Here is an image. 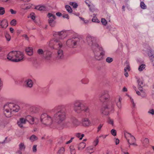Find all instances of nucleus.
Here are the masks:
<instances>
[{
    "label": "nucleus",
    "instance_id": "nucleus-1",
    "mask_svg": "<svg viewBox=\"0 0 154 154\" xmlns=\"http://www.w3.org/2000/svg\"><path fill=\"white\" fill-rule=\"evenodd\" d=\"M69 32L63 30L59 32H55L53 33L54 38L52 39L49 43L50 47L54 49L57 50V57L62 59L64 57L63 48V41L62 39L69 35Z\"/></svg>",
    "mask_w": 154,
    "mask_h": 154
},
{
    "label": "nucleus",
    "instance_id": "nucleus-2",
    "mask_svg": "<svg viewBox=\"0 0 154 154\" xmlns=\"http://www.w3.org/2000/svg\"><path fill=\"white\" fill-rule=\"evenodd\" d=\"M96 38L91 35L86 37V41L88 45L93 50L95 59L97 60H100L105 55V51L102 47L97 44Z\"/></svg>",
    "mask_w": 154,
    "mask_h": 154
},
{
    "label": "nucleus",
    "instance_id": "nucleus-3",
    "mask_svg": "<svg viewBox=\"0 0 154 154\" xmlns=\"http://www.w3.org/2000/svg\"><path fill=\"white\" fill-rule=\"evenodd\" d=\"M51 111L55 112L52 115L53 121L56 123L61 124L66 119L67 111L65 105H60L56 106Z\"/></svg>",
    "mask_w": 154,
    "mask_h": 154
},
{
    "label": "nucleus",
    "instance_id": "nucleus-4",
    "mask_svg": "<svg viewBox=\"0 0 154 154\" xmlns=\"http://www.w3.org/2000/svg\"><path fill=\"white\" fill-rule=\"evenodd\" d=\"M20 109L17 105L12 103H7L3 107V113L6 117H10L14 113L18 112Z\"/></svg>",
    "mask_w": 154,
    "mask_h": 154
},
{
    "label": "nucleus",
    "instance_id": "nucleus-5",
    "mask_svg": "<svg viewBox=\"0 0 154 154\" xmlns=\"http://www.w3.org/2000/svg\"><path fill=\"white\" fill-rule=\"evenodd\" d=\"M73 108L75 112L77 113H80L82 112L89 114L90 110L88 106H85L82 100H77L73 103Z\"/></svg>",
    "mask_w": 154,
    "mask_h": 154
},
{
    "label": "nucleus",
    "instance_id": "nucleus-6",
    "mask_svg": "<svg viewBox=\"0 0 154 154\" xmlns=\"http://www.w3.org/2000/svg\"><path fill=\"white\" fill-rule=\"evenodd\" d=\"M22 53L19 51H12L7 55L8 59L14 62L21 61L23 58Z\"/></svg>",
    "mask_w": 154,
    "mask_h": 154
},
{
    "label": "nucleus",
    "instance_id": "nucleus-7",
    "mask_svg": "<svg viewBox=\"0 0 154 154\" xmlns=\"http://www.w3.org/2000/svg\"><path fill=\"white\" fill-rule=\"evenodd\" d=\"M40 121L43 125L50 126L54 121L52 115L50 116L46 113H43L41 116Z\"/></svg>",
    "mask_w": 154,
    "mask_h": 154
},
{
    "label": "nucleus",
    "instance_id": "nucleus-8",
    "mask_svg": "<svg viewBox=\"0 0 154 154\" xmlns=\"http://www.w3.org/2000/svg\"><path fill=\"white\" fill-rule=\"evenodd\" d=\"M114 106L113 101L109 102L106 105L103 106L101 110L102 113L104 115H108L109 112L114 109Z\"/></svg>",
    "mask_w": 154,
    "mask_h": 154
},
{
    "label": "nucleus",
    "instance_id": "nucleus-9",
    "mask_svg": "<svg viewBox=\"0 0 154 154\" xmlns=\"http://www.w3.org/2000/svg\"><path fill=\"white\" fill-rule=\"evenodd\" d=\"M79 38L77 37H72L67 40L66 44L70 48H75L79 44Z\"/></svg>",
    "mask_w": 154,
    "mask_h": 154
},
{
    "label": "nucleus",
    "instance_id": "nucleus-10",
    "mask_svg": "<svg viewBox=\"0 0 154 154\" xmlns=\"http://www.w3.org/2000/svg\"><path fill=\"white\" fill-rule=\"evenodd\" d=\"M110 97L107 91H102L99 95V98L102 103L107 102L109 99Z\"/></svg>",
    "mask_w": 154,
    "mask_h": 154
},
{
    "label": "nucleus",
    "instance_id": "nucleus-11",
    "mask_svg": "<svg viewBox=\"0 0 154 154\" xmlns=\"http://www.w3.org/2000/svg\"><path fill=\"white\" fill-rule=\"evenodd\" d=\"M95 119H92L91 122L88 118H83L82 120V124L84 127L88 126L92 124L94 125L95 124V123L94 122V121Z\"/></svg>",
    "mask_w": 154,
    "mask_h": 154
},
{
    "label": "nucleus",
    "instance_id": "nucleus-12",
    "mask_svg": "<svg viewBox=\"0 0 154 154\" xmlns=\"http://www.w3.org/2000/svg\"><path fill=\"white\" fill-rule=\"evenodd\" d=\"M48 16L49 18L48 20V22L50 25L51 27L54 26L55 24V22L54 21L56 18L55 15H53L51 13H49Z\"/></svg>",
    "mask_w": 154,
    "mask_h": 154
},
{
    "label": "nucleus",
    "instance_id": "nucleus-13",
    "mask_svg": "<svg viewBox=\"0 0 154 154\" xmlns=\"http://www.w3.org/2000/svg\"><path fill=\"white\" fill-rule=\"evenodd\" d=\"M122 98L120 97L119 99L116 98L115 100H111V101H113L114 103V102L116 103V105L117 106L119 110H120L122 108V104H121V100Z\"/></svg>",
    "mask_w": 154,
    "mask_h": 154
},
{
    "label": "nucleus",
    "instance_id": "nucleus-14",
    "mask_svg": "<svg viewBox=\"0 0 154 154\" xmlns=\"http://www.w3.org/2000/svg\"><path fill=\"white\" fill-rule=\"evenodd\" d=\"M45 54L44 56L45 59L47 60H50L52 57V53L49 51H46L45 52Z\"/></svg>",
    "mask_w": 154,
    "mask_h": 154
},
{
    "label": "nucleus",
    "instance_id": "nucleus-15",
    "mask_svg": "<svg viewBox=\"0 0 154 154\" xmlns=\"http://www.w3.org/2000/svg\"><path fill=\"white\" fill-rule=\"evenodd\" d=\"M137 83H138V88L142 92H143V90H142V88L143 87V82L142 80L140 79H139L137 80Z\"/></svg>",
    "mask_w": 154,
    "mask_h": 154
},
{
    "label": "nucleus",
    "instance_id": "nucleus-16",
    "mask_svg": "<svg viewBox=\"0 0 154 154\" xmlns=\"http://www.w3.org/2000/svg\"><path fill=\"white\" fill-rule=\"evenodd\" d=\"M8 26L7 21L6 20L1 21V26L2 28L5 29Z\"/></svg>",
    "mask_w": 154,
    "mask_h": 154
},
{
    "label": "nucleus",
    "instance_id": "nucleus-17",
    "mask_svg": "<svg viewBox=\"0 0 154 154\" xmlns=\"http://www.w3.org/2000/svg\"><path fill=\"white\" fill-rule=\"evenodd\" d=\"M26 53L29 55H32L33 54L32 48V47H29L26 49Z\"/></svg>",
    "mask_w": 154,
    "mask_h": 154
},
{
    "label": "nucleus",
    "instance_id": "nucleus-18",
    "mask_svg": "<svg viewBox=\"0 0 154 154\" xmlns=\"http://www.w3.org/2000/svg\"><path fill=\"white\" fill-rule=\"evenodd\" d=\"M25 83L27 87L31 88L32 86L33 83L31 79H27L25 81Z\"/></svg>",
    "mask_w": 154,
    "mask_h": 154
},
{
    "label": "nucleus",
    "instance_id": "nucleus-19",
    "mask_svg": "<svg viewBox=\"0 0 154 154\" xmlns=\"http://www.w3.org/2000/svg\"><path fill=\"white\" fill-rule=\"evenodd\" d=\"M85 143L84 142L81 143L79 145L78 149L79 150H82L85 147Z\"/></svg>",
    "mask_w": 154,
    "mask_h": 154
},
{
    "label": "nucleus",
    "instance_id": "nucleus-20",
    "mask_svg": "<svg viewBox=\"0 0 154 154\" xmlns=\"http://www.w3.org/2000/svg\"><path fill=\"white\" fill-rule=\"evenodd\" d=\"M89 82V80L88 78H85L82 79L81 81V82L84 84H88Z\"/></svg>",
    "mask_w": 154,
    "mask_h": 154
},
{
    "label": "nucleus",
    "instance_id": "nucleus-21",
    "mask_svg": "<svg viewBox=\"0 0 154 154\" xmlns=\"http://www.w3.org/2000/svg\"><path fill=\"white\" fill-rule=\"evenodd\" d=\"M35 9L40 11H44L46 10V8L44 6H37L35 7Z\"/></svg>",
    "mask_w": 154,
    "mask_h": 154
},
{
    "label": "nucleus",
    "instance_id": "nucleus-22",
    "mask_svg": "<svg viewBox=\"0 0 154 154\" xmlns=\"http://www.w3.org/2000/svg\"><path fill=\"white\" fill-rule=\"evenodd\" d=\"M70 121L74 125H75L77 122V119L74 117L72 116L70 118Z\"/></svg>",
    "mask_w": 154,
    "mask_h": 154
},
{
    "label": "nucleus",
    "instance_id": "nucleus-23",
    "mask_svg": "<svg viewBox=\"0 0 154 154\" xmlns=\"http://www.w3.org/2000/svg\"><path fill=\"white\" fill-rule=\"evenodd\" d=\"M19 148L20 150H24L25 149V146L24 143H21L19 145Z\"/></svg>",
    "mask_w": 154,
    "mask_h": 154
},
{
    "label": "nucleus",
    "instance_id": "nucleus-24",
    "mask_svg": "<svg viewBox=\"0 0 154 154\" xmlns=\"http://www.w3.org/2000/svg\"><path fill=\"white\" fill-rule=\"evenodd\" d=\"M148 56L151 60H153L154 58V52L152 51H151L148 53Z\"/></svg>",
    "mask_w": 154,
    "mask_h": 154
},
{
    "label": "nucleus",
    "instance_id": "nucleus-25",
    "mask_svg": "<svg viewBox=\"0 0 154 154\" xmlns=\"http://www.w3.org/2000/svg\"><path fill=\"white\" fill-rule=\"evenodd\" d=\"M142 142L144 146L146 145L149 143V140L147 138H145L142 141Z\"/></svg>",
    "mask_w": 154,
    "mask_h": 154
},
{
    "label": "nucleus",
    "instance_id": "nucleus-26",
    "mask_svg": "<svg viewBox=\"0 0 154 154\" xmlns=\"http://www.w3.org/2000/svg\"><path fill=\"white\" fill-rule=\"evenodd\" d=\"M126 134H127L129 135V136L130 137L131 139L132 140V142H134L136 140L135 138V137L132 135L131 134H129L128 133H127L126 134H125V136H126Z\"/></svg>",
    "mask_w": 154,
    "mask_h": 154
},
{
    "label": "nucleus",
    "instance_id": "nucleus-27",
    "mask_svg": "<svg viewBox=\"0 0 154 154\" xmlns=\"http://www.w3.org/2000/svg\"><path fill=\"white\" fill-rule=\"evenodd\" d=\"M145 65L144 64H142L140 65L139 68L138 70L140 71H141L145 68Z\"/></svg>",
    "mask_w": 154,
    "mask_h": 154
},
{
    "label": "nucleus",
    "instance_id": "nucleus-28",
    "mask_svg": "<svg viewBox=\"0 0 154 154\" xmlns=\"http://www.w3.org/2000/svg\"><path fill=\"white\" fill-rule=\"evenodd\" d=\"M130 100L132 108L133 109H134L135 108L136 106L135 104L134 103V100L131 97H130Z\"/></svg>",
    "mask_w": 154,
    "mask_h": 154
},
{
    "label": "nucleus",
    "instance_id": "nucleus-29",
    "mask_svg": "<svg viewBox=\"0 0 154 154\" xmlns=\"http://www.w3.org/2000/svg\"><path fill=\"white\" fill-rule=\"evenodd\" d=\"M140 7L142 9H146L147 6L143 2H141L140 3Z\"/></svg>",
    "mask_w": 154,
    "mask_h": 154
},
{
    "label": "nucleus",
    "instance_id": "nucleus-30",
    "mask_svg": "<svg viewBox=\"0 0 154 154\" xmlns=\"http://www.w3.org/2000/svg\"><path fill=\"white\" fill-rule=\"evenodd\" d=\"M65 8L67 11L69 13H71L72 11V10L71 7L69 5H66L65 6Z\"/></svg>",
    "mask_w": 154,
    "mask_h": 154
},
{
    "label": "nucleus",
    "instance_id": "nucleus-31",
    "mask_svg": "<svg viewBox=\"0 0 154 154\" xmlns=\"http://www.w3.org/2000/svg\"><path fill=\"white\" fill-rule=\"evenodd\" d=\"M76 136L77 137L79 138L80 140H82L84 135L83 134H81L80 133H77L76 134Z\"/></svg>",
    "mask_w": 154,
    "mask_h": 154
},
{
    "label": "nucleus",
    "instance_id": "nucleus-32",
    "mask_svg": "<svg viewBox=\"0 0 154 154\" xmlns=\"http://www.w3.org/2000/svg\"><path fill=\"white\" fill-rule=\"evenodd\" d=\"M106 61L108 63H110L113 61V59L112 58L108 57L106 59Z\"/></svg>",
    "mask_w": 154,
    "mask_h": 154
},
{
    "label": "nucleus",
    "instance_id": "nucleus-33",
    "mask_svg": "<svg viewBox=\"0 0 154 154\" xmlns=\"http://www.w3.org/2000/svg\"><path fill=\"white\" fill-rule=\"evenodd\" d=\"M65 151V149L63 147H61L57 152L58 154H63Z\"/></svg>",
    "mask_w": 154,
    "mask_h": 154
},
{
    "label": "nucleus",
    "instance_id": "nucleus-34",
    "mask_svg": "<svg viewBox=\"0 0 154 154\" xmlns=\"http://www.w3.org/2000/svg\"><path fill=\"white\" fill-rule=\"evenodd\" d=\"M30 139L32 141H34L37 139V137L34 135H32L30 137Z\"/></svg>",
    "mask_w": 154,
    "mask_h": 154
},
{
    "label": "nucleus",
    "instance_id": "nucleus-35",
    "mask_svg": "<svg viewBox=\"0 0 154 154\" xmlns=\"http://www.w3.org/2000/svg\"><path fill=\"white\" fill-rule=\"evenodd\" d=\"M70 151L71 154H75V150L73 146H71L70 147Z\"/></svg>",
    "mask_w": 154,
    "mask_h": 154
},
{
    "label": "nucleus",
    "instance_id": "nucleus-36",
    "mask_svg": "<svg viewBox=\"0 0 154 154\" xmlns=\"http://www.w3.org/2000/svg\"><path fill=\"white\" fill-rule=\"evenodd\" d=\"M5 13V10L4 8L0 7V15H2Z\"/></svg>",
    "mask_w": 154,
    "mask_h": 154
},
{
    "label": "nucleus",
    "instance_id": "nucleus-37",
    "mask_svg": "<svg viewBox=\"0 0 154 154\" xmlns=\"http://www.w3.org/2000/svg\"><path fill=\"white\" fill-rule=\"evenodd\" d=\"M37 53L40 55H43L44 52L41 49H38L37 51Z\"/></svg>",
    "mask_w": 154,
    "mask_h": 154
},
{
    "label": "nucleus",
    "instance_id": "nucleus-38",
    "mask_svg": "<svg viewBox=\"0 0 154 154\" xmlns=\"http://www.w3.org/2000/svg\"><path fill=\"white\" fill-rule=\"evenodd\" d=\"M19 121L23 125L26 123V120L23 118H21L20 119Z\"/></svg>",
    "mask_w": 154,
    "mask_h": 154
},
{
    "label": "nucleus",
    "instance_id": "nucleus-39",
    "mask_svg": "<svg viewBox=\"0 0 154 154\" xmlns=\"http://www.w3.org/2000/svg\"><path fill=\"white\" fill-rule=\"evenodd\" d=\"M5 37L6 39L8 41H9L10 40V35L8 33H7L5 34Z\"/></svg>",
    "mask_w": 154,
    "mask_h": 154
},
{
    "label": "nucleus",
    "instance_id": "nucleus-40",
    "mask_svg": "<svg viewBox=\"0 0 154 154\" xmlns=\"http://www.w3.org/2000/svg\"><path fill=\"white\" fill-rule=\"evenodd\" d=\"M99 142V139L98 137H97L96 139L94 140L93 142V145L95 146L98 144Z\"/></svg>",
    "mask_w": 154,
    "mask_h": 154
},
{
    "label": "nucleus",
    "instance_id": "nucleus-41",
    "mask_svg": "<svg viewBox=\"0 0 154 154\" xmlns=\"http://www.w3.org/2000/svg\"><path fill=\"white\" fill-rule=\"evenodd\" d=\"M69 4L70 5H72L74 8H76L78 7V5L75 3L70 2Z\"/></svg>",
    "mask_w": 154,
    "mask_h": 154
},
{
    "label": "nucleus",
    "instance_id": "nucleus-42",
    "mask_svg": "<svg viewBox=\"0 0 154 154\" xmlns=\"http://www.w3.org/2000/svg\"><path fill=\"white\" fill-rule=\"evenodd\" d=\"M111 134L113 136H115L116 135V132L115 130L112 129L111 131Z\"/></svg>",
    "mask_w": 154,
    "mask_h": 154
},
{
    "label": "nucleus",
    "instance_id": "nucleus-43",
    "mask_svg": "<svg viewBox=\"0 0 154 154\" xmlns=\"http://www.w3.org/2000/svg\"><path fill=\"white\" fill-rule=\"evenodd\" d=\"M101 22L105 26L106 25L107 23V22L106 20L104 18H102L101 19Z\"/></svg>",
    "mask_w": 154,
    "mask_h": 154
},
{
    "label": "nucleus",
    "instance_id": "nucleus-44",
    "mask_svg": "<svg viewBox=\"0 0 154 154\" xmlns=\"http://www.w3.org/2000/svg\"><path fill=\"white\" fill-rule=\"evenodd\" d=\"M103 124H100L97 127V132H98L101 129V128L103 125Z\"/></svg>",
    "mask_w": 154,
    "mask_h": 154
},
{
    "label": "nucleus",
    "instance_id": "nucleus-45",
    "mask_svg": "<svg viewBox=\"0 0 154 154\" xmlns=\"http://www.w3.org/2000/svg\"><path fill=\"white\" fill-rule=\"evenodd\" d=\"M30 119L31 120V121L29 122V123L31 124H34V119L31 116H30Z\"/></svg>",
    "mask_w": 154,
    "mask_h": 154
},
{
    "label": "nucleus",
    "instance_id": "nucleus-46",
    "mask_svg": "<svg viewBox=\"0 0 154 154\" xmlns=\"http://www.w3.org/2000/svg\"><path fill=\"white\" fill-rule=\"evenodd\" d=\"M127 70H128V71H129L130 70L129 65L128 63H127L126 67H125L124 68V70L127 71Z\"/></svg>",
    "mask_w": 154,
    "mask_h": 154
},
{
    "label": "nucleus",
    "instance_id": "nucleus-47",
    "mask_svg": "<svg viewBox=\"0 0 154 154\" xmlns=\"http://www.w3.org/2000/svg\"><path fill=\"white\" fill-rule=\"evenodd\" d=\"M108 122L109 124L112 125V126L114 125L113 120L112 119L109 118L108 120Z\"/></svg>",
    "mask_w": 154,
    "mask_h": 154
},
{
    "label": "nucleus",
    "instance_id": "nucleus-48",
    "mask_svg": "<svg viewBox=\"0 0 154 154\" xmlns=\"http://www.w3.org/2000/svg\"><path fill=\"white\" fill-rule=\"evenodd\" d=\"M62 16L63 18H66L67 19H69V17L67 14H63Z\"/></svg>",
    "mask_w": 154,
    "mask_h": 154
},
{
    "label": "nucleus",
    "instance_id": "nucleus-49",
    "mask_svg": "<svg viewBox=\"0 0 154 154\" xmlns=\"http://www.w3.org/2000/svg\"><path fill=\"white\" fill-rule=\"evenodd\" d=\"M16 23V21L14 19L12 20L11 22V24L13 26H15Z\"/></svg>",
    "mask_w": 154,
    "mask_h": 154
},
{
    "label": "nucleus",
    "instance_id": "nucleus-50",
    "mask_svg": "<svg viewBox=\"0 0 154 154\" xmlns=\"http://www.w3.org/2000/svg\"><path fill=\"white\" fill-rule=\"evenodd\" d=\"M92 21L93 22H98L99 21L97 18L95 17H94L92 19Z\"/></svg>",
    "mask_w": 154,
    "mask_h": 154
},
{
    "label": "nucleus",
    "instance_id": "nucleus-51",
    "mask_svg": "<svg viewBox=\"0 0 154 154\" xmlns=\"http://www.w3.org/2000/svg\"><path fill=\"white\" fill-rule=\"evenodd\" d=\"M30 17L31 19L33 20H35V14L34 13H32L30 14Z\"/></svg>",
    "mask_w": 154,
    "mask_h": 154
},
{
    "label": "nucleus",
    "instance_id": "nucleus-52",
    "mask_svg": "<svg viewBox=\"0 0 154 154\" xmlns=\"http://www.w3.org/2000/svg\"><path fill=\"white\" fill-rule=\"evenodd\" d=\"M141 92V97L143 98H144L146 97V94L143 91V92H142L141 91H140Z\"/></svg>",
    "mask_w": 154,
    "mask_h": 154
},
{
    "label": "nucleus",
    "instance_id": "nucleus-53",
    "mask_svg": "<svg viewBox=\"0 0 154 154\" xmlns=\"http://www.w3.org/2000/svg\"><path fill=\"white\" fill-rule=\"evenodd\" d=\"M37 145H34L32 147V150L33 152H35L37 151Z\"/></svg>",
    "mask_w": 154,
    "mask_h": 154
},
{
    "label": "nucleus",
    "instance_id": "nucleus-54",
    "mask_svg": "<svg viewBox=\"0 0 154 154\" xmlns=\"http://www.w3.org/2000/svg\"><path fill=\"white\" fill-rule=\"evenodd\" d=\"M17 124L18 125L20 128H22L23 127V124L20 122V121H18L17 122Z\"/></svg>",
    "mask_w": 154,
    "mask_h": 154
},
{
    "label": "nucleus",
    "instance_id": "nucleus-55",
    "mask_svg": "<svg viewBox=\"0 0 154 154\" xmlns=\"http://www.w3.org/2000/svg\"><path fill=\"white\" fill-rule=\"evenodd\" d=\"M10 11L12 14H15L16 13V11H14L13 9H11L10 10Z\"/></svg>",
    "mask_w": 154,
    "mask_h": 154
},
{
    "label": "nucleus",
    "instance_id": "nucleus-56",
    "mask_svg": "<svg viewBox=\"0 0 154 154\" xmlns=\"http://www.w3.org/2000/svg\"><path fill=\"white\" fill-rule=\"evenodd\" d=\"M148 113L152 114V115H154V111L153 109H152L151 110H150L148 111Z\"/></svg>",
    "mask_w": 154,
    "mask_h": 154
},
{
    "label": "nucleus",
    "instance_id": "nucleus-57",
    "mask_svg": "<svg viewBox=\"0 0 154 154\" xmlns=\"http://www.w3.org/2000/svg\"><path fill=\"white\" fill-rule=\"evenodd\" d=\"M85 3L88 5V7L90 6V5L89 4V2L88 0H86L85 1Z\"/></svg>",
    "mask_w": 154,
    "mask_h": 154
},
{
    "label": "nucleus",
    "instance_id": "nucleus-58",
    "mask_svg": "<svg viewBox=\"0 0 154 154\" xmlns=\"http://www.w3.org/2000/svg\"><path fill=\"white\" fill-rule=\"evenodd\" d=\"M74 139V138L73 137H72L71 138V139H70V140H69V141L67 142L66 143V144H69L70 143H71L72 141V140Z\"/></svg>",
    "mask_w": 154,
    "mask_h": 154
},
{
    "label": "nucleus",
    "instance_id": "nucleus-59",
    "mask_svg": "<svg viewBox=\"0 0 154 154\" xmlns=\"http://www.w3.org/2000/svg\"><path fill=\"white\" fill-rule=\"evenodd\" d=\"M23 36L24 37L25 39L27 40H28L29 39L28 37L27 36V35L26 34H24L23 35Z\"/></svg>",
    "mask_w": 154,
    "mask_h": 154
},
{
    "label": "nucleus",
    "instance_id": "nucleus-60",
    "mask_svg": "<svg viewBox=\"0 0 154 154\" xmlns=\"http://www.w3.org/2000/svg\"><path fill=\"white\" fill-rule=\"evenodd\" d=\"M124 74H125V76L126 77H127L128 76V72L127 71L124 70Z\"/></svg>",
    "mask_w": 154,
    "mask_h": 154
},
{
    "label": "nucleus",
    "instance_id": "nucleus-61",
    "mask_svg": "<svg viewBox=\"0 0 154 154\" xmlns=\"http://www.w3.org/2000/svg\"><path fill=\"white\" fill-rule=\"evenodd\" d=\"M56 15L58 17H60V16L62 15V14L59 12H57L56 13Z\"/></svg>",
    "mask_w": 154,
    "mask_h": 154
},
{
    "label": "nucleus",
    "instance_id": "nucleus-62",
    "mask_svg": "<svg viewBox=\"0 0 154 154\" xmlns=\"http://www.w3.org/2000/svg\"><path fill=\"white\" fill-rule=\"evenodd\" d=\"M119 140L118 139H116L115 141L116 144V145L118 144L119 143Z\"/></svg>",
    "mask_w": 154,
    "mask_h": 154
},
{
    "label": "nucleus",
    "instance_id": "nucleus-63",
    "mask_svg": "<svg viewBox=\"0 0 154 154\" xmlns=\"http://www.w3.org/2000/svg\"><path fill=\"white\" fill-rule=\"evenodd\" d=\"M106 154H112V153L111 151L107 150Z\"/></svg>",
    "mask_w": 154,
    "mask_h": 154
},
{
    "label": "nucleus",
    "instance_id": "nucleus-64",
    "mask_svg": "<svg viewBox=\"0 0 154 154\" xmlns=\"http://www.w3.org/2000/svg\"><path fill=\"white\" fill-rule=\"evenodd\" d=\"M21 151L22 150H18L17 152V154H22Z\"/></svg>",
    "mask_w": 154,
    "mask_h": 154
}]
</instances>
